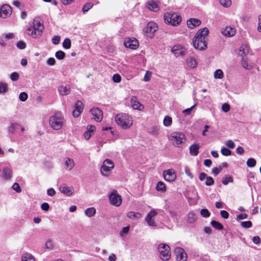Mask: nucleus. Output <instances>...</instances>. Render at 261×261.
I'll return each instance as SVG.
<instances>
[{
	"mask_svg": "<svg viewBox=\"0 0 261 261\" xmlns=\"http://www.w3.org/2000/svg\"><path fill=\"white\" fill-rule=\"evenodd\" d=\"M172 53L176 57L179 56H184L185 55V51L180 46L174 45L172 49Z\"/></svg>",
	"mask_w": 261,
	"mask_h": 261,
	"instance_id": "20",
	"label": "nucleus"
},
{
	"mask_svg": "<svg viewBox=\"0 0 261 261\" xmlns=\"http://www.w3.org/2000/svg\"><path fill=\"white\" fill-rule=\"evenodd\" d=\"M249 53V47L245 44H242L239 50V55L242 57L246 56Z\"/></svg>",
	"mask_w": 261,
	"mask_h": 261,
	"instance_id": "24",
	"label": "nucleus"
},
{
	"mask_svg": "<svg viewBox=\"0 0 261 261\" xmlns=\"http://www.w3.org/2000/svg\"><path fill=\"white\" fill-rule=\"evenodd\" d=\"M113 168L114 163L109 159H106L100 168L101 173L104 176H108Z\"/></svg>",
	"mask_w": 261,
	"mask_h": 261,
	"instance_id": "9",
	"label": "nucleus"
},
{
	"mask_svg": "<svg viewBox=\"0 0 261 261\" xmlns=\"http://www.w3.org/2000/svg\"><path fill=\"white\" fill-rule=\"evenodd\" d=\"M117 124L123 129H127L133 125L132 118L127 114H119L115 116Z\"/></svg>",
	"mask_w": 261,
	"mask_h": 261,
	"instance_id": "4",
	"label": "nucleus"
},
{
	"mask_svg": "<svg viewBox=\"0 0 261 261\" xmlns=\"http://www.w3.org/2000/svg\"><path fill=\"white\" fill-rule=\"evenodd\" d=\"M200 214L204 218H207L210 216V213L207 209L203 208L200 211Z\"/></svg>",
	"mask_w": 261,
	"mask_h": 261,
	"instance_id": "52",
	"label": "nucleus"
},
{
	"mask_svg": "<svg viewBox=\"0 0 261 261\" xmlns=\"http://www.w3.org/2000/svg\"><path fill=\"white\" fill-rule=\"evenodd\" d=\"M152 73L150 71H146L144 76V81L145 82H148L150 80L151 76Z\"/></svg>",
	"mask_w": 261,
	"mask_h": 261,
	"instance_id": "61",
	"label": "nucleus"
},
{
	"mask_svg": "<svg viewBox=\"0 0 261 261\" xmlns=\"http://www.w3.org/2000/svg\"><path fill=\"white\" fill-rule=\"evenodd\" d=\"M186 63L187 65L192 68H195L197 65V62L196 59L192 57H190L187 59Z\"/></svg>",
	"mask_w": 261,
	"mask_h": 261,
	"instance_id": "28",
	"label": "nucleus"
},
{
	"mask_svg": "<svg viewBox=\"0 0 261 261\" xmlns=\"http://www.w3.org/2000/svg\"><path fill=\"white\" fill-rule=\"evenodd\" d=\"M156 189L157 191H161L162 192H165L166 188L164 182L161 181H158L156 185Z\"/></svg>",
	"mask_w": 261,
	"mask_h": 261,
	"instance_id": "35",
	"label": "nucleus"
},
{
	"mask_svg": "<svg viewBox=\"0 0 261 261\" xmlns=\"http://www.w3.org/2000/svg\"><path fill=\"white\" fill-rule=\"evenodd\" d=\"M241 63L243 67L245 69L250 70L253 68V65L248 63L247 58L243 57Z\"/></svg>",
	"mask_w": 261,
	"mask_h": 261,
	"instance_id": "30",
	"label": "nucleus"
},
{
	"mask_svg": "<svg viewBox=\"0 0 261 261\" xmlns=\"http://www.w3.org/2000/svg\"><path fill=\"white\" fill-rule=\"evenodd\" d=\"M17 48L20 49H24L26 47L25 43L22 41H19L16 44Z\"/></svg>",
	"mask_w": 261,
	"mask_h": 261,
	"instance_id": "55",
	"label": "nucleus"
},
{
	"mask_svg": "<svg viewBox=\"0 0 261 261\" xmlns=\"http://www.w3.org/2000/svg\"><path fill=\"white\" fill-rule=\"evenodd\" d=\"M60 37L59 36H54L52 38V43L55 45H57L60 43Z\"/></svg>",
	"mask_w": 261,
	"mask_h": 261,
	"instance_id": "58",
	"label": "nucleus"
},
{
	"mask_svg": "<svg viewBox=\"0 0 261 261\" xmlns=\"http://www.w3.org/2000/svg\"><path fill=\"white\" fill-rule=\"evenodd\" d=\"M128 218L132 220L139 219L142 217V215L138 212H129L127 214Z\"/></svg>",
	"mask_w": 261,
	"mask_h": 261,
	"instance_id": "29",
	"label": "nucleus"
},
{
	"mask_svg": "<svg viewBox=\"0 0 261 261\" xmlns=\"http://www.w3.org/2000/svg\"><path fill=\"white\" fill-rule=\"evenodd\" d=\"M45 247L47 249H53L54 247L53 242L50 240H48L46 243Z\"/></svg>",
	"mask_w": 261,
	"mask_h": 261,
	"instance_id": "54",
	"label": "nucleus"
},
{
	"mask_svg": "<svg viewBox=\"0 0 261 261\" xmlns=\"http://www.w3.org/2000/svg\"><path fill=\"white\" fill-rule=\"evenodd\" d=\"M60 192L67 196H71L74 193V188L73 187H68L66 184H63L59 187Z\"/></svg>",
	"mask_w": 261,
	"mask_h": 261,
	"instance_id": "16",
	"label": "nucleus"
},
{
	"mask_svg": "<svg viewBox=\"0 0 261 261\" xmlns=\"http://www.w3.org/2000/svg\"><path fill=\"white\" fill-rule=\"evenodd\" d=\"M220 4L224 7L228 8L231 5V0H219Z\"/></svg>",
	"mask_w": 261,
	"mask_h": 261,
	"instance_id": "40",
	"label": "nucleus"
},
{
	"mask_svg": "<svg viewBox=\"0 0 261 261\" xmlns=\"http://www.w3.org/2000/svg\"><path fill=\"white\" fill-rule=\"evenodd\" d=\"M197 219V215L193 211L190 212L188 214L187 222L189 223H193Z\"/></svg>",
	"mask_w": 261,
	"mask_h": 261,
	"instance_id": "27",
	"label": "nucleus"
},
{
	"mask_svg": "<svg viewBox=\"0 0 261 261\" xmlns=\"http://www.w3.org/2000/svg\"><path fill=\"white\" fill-rule=\"evenodd\" d=\"M164 18L166 23L173 26L179 24L181 21V16L177 13L167 12L165 13Z\"/></svg>",
	"mask_w": 261,
	"mask_h": 261,
	"instance_id": "5",
	"label": "nucleus"
},
{
	"mask_svg": "<svg viewBox=\"0 0 261 261\" xmlns=\"http://www.w3.org/2000/svg\"><path fill=\"white\" fill-rule=\"evenodd\" d=\"M10 79L13 81H16L19 79V75L16 72H12L10 75Z\"/></svg>",
	"mask_w": 261,
	"mask_h": 261,
	"instance_id": "57",
	"label": "nucleus"
},
{
	"mask_svg": "<svg viewBox=\"0 0 261 261\" xmlns=\"http://www.w3.org/2000/svg\"><path fill=\"white\" fill-rule=\"evenodd\" d=\"M93 6V5L91 3H87L85 4L82 8V11L85 14V13L87 12L90 9H91Z\"/></svg>",
	"mask_w": 261,
	"mask_h": 261,
	"instance_id": "37",
	"label": "nucleus"
},
{
	"mask_svg": "<svg viewBox=\"0 0 261 261\" xmlns=\"http://www.w3.org/2000/svg\"><path fill=\"white\" fill-rule=\"evenodd\" d=\"M92 115L94 117V119L97 122H100L103 118V112L102 110L98 108H93L90 110Z\"/></svg>",
	"mask_w": 261,
	"mask_h": 261,
	"instance_id": "15",
	"label": "nucleus"
},
{
	"mask_svg": "<svg viewBox=\"0 0 261 261\" xmlns=\"http://www.w3.org/2000/svg\"><path fill=\"white\" fill-rule=\"evenodd\" d=\"M212 226L217 230H222L223 229V225L215 220H212L211 222Z\"/></svg>",
	"mask_w": 261,
	"mask_h": 261,
	"instance_id": "34",
	"label": "nucleus"
},
{
	"mask_svg": "<svg viewBox=\"0 0 261 261\" xmlns=\"http://www.w3.org/2000/svg\"><path fill=\"white\" fill-rule=\"evenodd\" d=\"M187 24L189 28L193 29L199 26L201 24V21L196 18H190L187 20Z\"/></svg>",
	"mask_w": 261,
	"mask_h": 261,
	"instance_id": "22",
	"label": "nucleus"
},
{
	"mask_svg": "<svg viewBox=\"0 0 261 261\" xmlns=\"http://www.w3.org/2000/svg\"><path fill=\"white\" fill-rule=\"evenodd\" d=\"M208 33L209 31L206 28L200 29L197 32L193 40V45L196 49L203 50L207 48L205 38Z\"/></svg>",
	"mask_w": 261,
	"mask_h": 261,
	"instance_id": "1",
	"label": "nucleus"
},
{
	"mask_svg": "<svg viewBox=\"0 0 261 261\" xmlns=\"http://www.w3.org/2000/svg\"><path fill=\"white\" fill-rule=\"evenodd\" d=\"M157 215V212L155 210H151L146 216L145 219H152Z\"/></svg>",
	"mask_w": 261,
	"mask_h": 261,
	"instance_id": "46",
	"label": "nucleus"
},
{
	"mask_svg": "<svg viewBox=\"0 0 261 261\" xmlns=\"http://www.w3.org/2000/svg\"><path fill=\"white\" fill-rule=\"evenodd\" d=\"M225 144L228 147L231 149H233L235 147V144L234 142L231 140L227 141L225 143Z\"/></svg>",
	"mask_w": 261,
	"mask_h": 261,
	"instance_id": "59",
	"label": "nucleus"
},
{
	"mask_svg": "<svg viewBox=\"0 0 261 261\" xmlns=\"http://www.w3.org/2000/svg\"><path fill=\"white\" fill-rule=\"evenodd\" d=\"M130 103L134 109L142 110L144 109L143 105L139 102L136 96H133L132 97Z\"/></svg>",
	"mask_w": 261,
	"mask_h": 261,
	"instance_id": "18",
	"label": "nucleus"
},
{
	"mask_svg": "<svg viewBox=\"0 0 261 261\" xmlns=\"http://www.w3.org/2000/svg\"><path fill=\"white\" fill-rule=\"evenodd\" d=\"M21 261H35V260L31 254L26 252L21 255Z\"/></svg>",
	"mask_w": 261,
	"mask_h": 261,
	"instance_id": "31",
	"label": "nucleus"
},
{
	"mask_svg": "<svg viewBox=\"0 0 261 261\" xmlns=\"http://www.w3.org/2000/svg\"><path fill=\"white\" fill-rule=\"evenodd\" d=\"M214 184V180L211 176H207L206 179L205 185L207 186H211Z\"/></svg>",
	"mask_w": 261,
	"mask_h": 261,
	"instance_id": "51",
	"label": "nucleus"
},
{
	"mask_svg": "<svg viewBox=\"0 0 261 261\" xmlns=\"http://www.w3.org/2000/svg\"><path fill=\"white\" fill-rule=\"evenodd\" d=\"M214 77L215 79H221L223 77V73L221 69H217L214 73Z\"/></svg>",
	"mask_w": 261,
	"mask_h": 261,
	"instance_id": "39",
	"label": "nucleus"
},
{
	"mask_svg": "<svg viewBox=\"0 0 261 261\" xmlns=\"http://www.w3.org/2000/svg\"><path fill=\"white\" fill-rule=\"evenodd\" d=\"M112 80L115 83H120L121 80V77L119 74H115L113 75Z\"/></svg>",
	"mask_w": 261,
	"mask_h": 261,
	"instance_id": "53",
	"label": "nucleus"
},
{
	"mask_svg": "<svg viewBox=\"0 0 261 261\" xmlns=\"http://www.w3.org/2000/svg\"><path fill=\"white\" fill-rule=\"evenodd\" d=\"M43 29L44 27L40 18L35 17L33 19L32 25L28 27L27 33L33 38H38L42 35Z\"/></svg>",
	"mask_w": 261,
	"mask_h": 261,
	"instance_id": "2",
	"label": "nucleus"
},
{
	"mask_svg": "<svg viewBox=\"0 0 261 261\" xmlns=\"http://www.w3.org/2000/svg\"><path fill=\"white\" fill-rule=\"evenodd\" d=\"M147 7L148 9L154 12H156L159 10L158 5L154 2H150L147 3Z\"/></svg>",
	"mask_w": 261,
	"mask_h": 261,
	"instance_id": "33",
	"label": "nucleus"
},
{
	"mask_svg": "<svg viewBox=\"0 0 261 261\" xmlns=\"http://www.w3.org/2000/svg\"><path fill=\"white\" fill-rule=\"evenodd\" d=\"M95 214L96 210L93 207L88 208L85 211V214L88 217H92L95 216Z\"/></svg>",
	"mask_w": 261,
	"mask_h": 261,
	"instance_id": "32",
	"label": "nucleus"
},
{
	"mask_svg": "<svg viewBox=\"0 0 261 261\" xmlns=\"http://www.w3.org/2000/svg\"><path fill=\"white\" fill-rule=\"evenodd\" d=\"M12 13V8L8 5H3L0 9V17L6 18Z\"/></svg>",
	"mask_w": 261,
	"mask_h": 261,
	"instance_id": "13",
	"label": "nucleus"
},
{
	"mask_svg": "<svg viewBox=\"0 0 261 261\" xmlns=\"http://www.w3.org/2000/svg\"><path fill=\"white\" fill-rule=\"evenodd\" d=\"M28 95L26 92H21L19 96V99L21 101H25L28 99Z\"/></svg>",
	"mask_w": 261,
	"mask_h": 261,
	"instance_id": "50",
	"label": "nucleus"
},
{
	"mask_svg": "<svg viewBox=\"0 0 261 261\" xmlns=\"http://www.w3.org/2000/svg\"><path fill=\"white\" fill-rule=\"evenodd\" d=\"M196 103H195L193 106H192L191 107L189 108H188V109H186L182 111V113L185 115H189L191 114V111H192V110L193 109V108L196 106Z\"/></svg>",
	"mask_w": 261,
	"mask_h": 261,
	"instance_id": "49",
	"label": "nucleus"
},
{
	"mask_svg": "<svg viewBox=\"0 0 261 261\" xmlns=\"http://www.w3.org/2000/svg\"><path fill=\"white\" fill-rule=\"evenodd\" d=\"M12 189L17 193H20L21 191V189L18 183L15 182L12 187Z\"/></svg>",
	"mask_w": 261,
	"mask_h": 261,
	"instance_id": "56",
	"label": "nucleus"
},
{
	"mask_svg": "<svg viewBox=\"0 0 261 261\" xmlns=\"http://www.w3.org/2000/svg\"><path fill=\"white\" fill-rule=\"evenodd\" d=\"M3 177L6 180H10L12 177V171L7 167H5L2 171Z\"/></svg>",
	"mask_w": 261,
	"mask_h": 261,
	"instance_id": "25",
	"label": "nucleus"
},
{
	"mask_svg": "<svg viewBox=\"0 0 261 261\" xmlns=\"http://www.w3.org/2000/svg\"><path fill=\"white\" fill-rule=\"evenodd\" d=\"M145 221L149 226L155 227L156 226V223L152 219H145Z\"/></svg>",
	"mask_w": 261,
	"mask_h": 261,
	"instance_id": "63",
	"label": "nucleus"
},
{
	"mask_svg": "<svg viewBox=\"0 0 261 261\" xmlns=\"http://www.w3.org/2000/svg\"><path fill=\"white\" fill-rule=\"evenodd\" d=\"M158 250L160 253V257L163 260H168L171 255L170 248L167 244L162 243L159 245Z\"/></svg>",
	"mask_w": 261,
	"mask_h": 261,
	"instance_id": "6",
	"label": "nucleus"
},
{
	"mask_svg": "<svg viewBox=\"0 0 261 261\" xmlns=\"http://www.w3.org/2000/svg\"><path fill=\"white\" fill-rule=\"evenodd\" d=\"M159 129L158 126H153L151 128L150 133L154 136H156L159 134Z\"/></svg>",
	"mask_w": 261,
	"mask_h": 261,
	"instance_id": "60",
	"label": "nucleus"
},
{
	"mask_svg": "<svg viewBox=\"0 0 261 261\" xmlns=\"http://www.w3.org/2000/svg\"><path fill=\"white\" fill-rule=\"evenodd\" d=\"M84 106L81 101H77L74 105L72 115L74 117H78L83 110Z\"/></svg>",
	"mask_w": 261,
	"mask_h": 261,
	"instance_id": "14",
	"label": "nucleus"
},
{
	"mask_svg": "<svg viewBox=\"0 0 261 261\" xmlns=\"http://www.w3.org/2000/svg\"><path fill=\"white\" fill-rule=\"evenodd\" d=\"M222 182L223 185H227L229 182H232L233 179L231 176L229 175L225 176L222 178Z\"/></svg>",
	"mask_w": 261,
	"mask_h": 261,
	"instance_id": "38",
	"label": "nucleus"
},
{
	"mask_svg": "<svg viewBox=\"0 0 261 261\" xmlns=\"http://www.w3.org/2000/svg\"><path fill=\"white\" fill-rule=\"evenodd\" d=\"M241 225L243 228H248L252 226V222L250 221L241 222Z\"/></svg>",
	"mask_w": 261,
	"mask_h": 261,
	"instance_id": "47",
	"label": "nucleus"
},
{
	"mask_svg": "<svg viewBox=\"0 0 261 261\" xmlns=\"http://www.w3.org/2000/svg\"><path fill=\"white\" fill-rule=\"evenodd\" d=\"M58 91L61 95H66L69 93L70 88L69 85L61 86L58 88Z\"/></svg>",
	"mask_w": 261,
	"mask_h": 261,
	"instance_id": "26",
	"label": "nucleus"
},
{
	"mask_svg": "<svg viewBox=\"0 0 261 261\" xmlns=\"http://www.w3.org/2000/svg\"><path fill=\"white\" fill-rule=\"evenodd\" d=\"M7 90V85L5 83L0 82V93H5Z\"/></svg>",
	"mask_w": 261,
	"mask_h": 261,
	"instance_id": "45",
	"label": "nucleus"
},
{
	"mask_svg": "<svg viewBox=\"0 0 261 261\" xmlns=\"http://www.w3.org/2000/svg\"><path fill=\"white\" fill-rule=\"evenodd\" d=\"M55 56L59 60H63L65 58V54L63 51L59 50L56 53Z\"/></svg>",
	"mask_w": 261,
	"mask_h": 261,
	"instance_id": "43",
	"label": "nucleus"
},
{
	"mask_svg": "<svg viewBox=\"0 0 261 261\" xmlns=\"http://www.w3.org/2000/svg\"><path fill=\"white\" fill-rule=\"evenodd\" d=\"M129 226H126V227H123L122 229V230L120 232V235L122 237L123 236V234H127L129 232Z\"/></svg>",
	"mask_w": 261,
	"mask_h": 261,
	"instance_id": "62",
	"label": "nucleus"
},
{
	"mask_svg": "<svg viewBox=\"0 0 261 261\" xmlns=\"http://www.w3.org/2000/svg\"><path fill=\"white\" fill-rule=\"evenodd\" d=\"M236 32V29L230 26L226 27L224 30L221 31L222 34L224 36L228 37L233 36L235 35Z\"/></svg>",
	"mask_w": 261,
	"mask_h": 261,
	"instance_id": "19",
	"label": "nucleus"
},
{
	"mask_svg": "<svg viewBox=\"0 0 261 261\" xmlns=\"http://www.w3.org/2000/svg\"><path fill=\"white\" fill-rule=\"evenodd\" d=\"M18 126H19V124L18 123H12L9 126L8 130L10 133L14 134L15 133V130L17 128Z\"/></svg>",
	"mask_w": 261,
	"mask_h": 261,
	"instance_id": "36",
	"label": "nucleus"
},
{
	"mask_svg": "<svg viewBox=\"0 0 261 261\" xmlns=\"http://www.w3.org/2000/svg\"><path fill=\"white\" fill-rule=\"evenodd\" d=\"M221 152V153L225 156H228L231 154V151L226 147L222 148Z\"/></svg>",
	"mask_w": 261,
	"mask_h": 261,
	"instance_id": "48",
	"label": "nucleus"
},
{
	"mask_svg": "<svg viewBox=\"0 0 261 261\" xmlns=\"http://www.w3.org/2000/svg\"><path fill=\"white\" fill-rule=\"evenodd\" d=\"M170 137L173 145L176 147H179L186 141L185 135L181 132H173L171 134Z\"/></svg>",
	"mask_w": 261,
	"mask_h": 261,
	"instance_id": "7",
	"label": "nucleus"
},
{
	"mask_svg": "<svg viewBox=\"0 0 261 261\" xmlns=\"http://www.w3.org/2000/svg\"><path fill=\"white\" fill-rule=\"evenodd\" d=\"M220 215L222 218L224 219H227L229 217L228 213L225 210H222L220 211Z\"/></svg>",
	"mask_w": 261,
	"mask_h": 261,
	"instance_id": "64",
	"label": "nucleus"
},
{
	"mask_svg": "<svg viewBox=\"0 0 261 261\" xmlns=\"http://www.w3.org/2000/svg\"><path fill=\"white\" fill-rule=\"evenodd\" d=\"M256 161L254 159L249 158L248 159L246 164L248 167H253L256 165Z\"/></svg>",
	"mask_w": 261,
	"mask_h": 261,
	"instance_id": "42",
	"label": "nucleus"
},
{
	"mask_svg": "<svg viewBox=\"0 0 261 261\" xmlns=\"http://www.w3.org/2000/svg\"><path fill=\"white\" fill-rule=\"evenodd\" d=\"M65 168L68 171H70L74 166V162L73 159L69 158H65L64 159Z\"/></svg>",
	"mask_w": 261,
	"mask_h": 261,
	"instance_id": "21",
	"label": "nucleus"
},
{
	"mask_svg": "<svg viewBox=\"0 0 261 261\" xmlns=\"http://www.w3.org/2000/svg\"><path fill=\"white\" fill-rule=\"evenodd\" d=\"M164 125L166 126H169L172 124V118L169 116H165L163 120Z\"/></svg>",
	"mask_w": 261,
	"mask_h": 261,
	"instance_id": "41",
	"label": "nucleus"
},
{
	"mask_svg": "<svg viewBox=\"0 0 261 261\" xmlns=\"http://www.w3.org/2000/svg\"><path fill=\"white\" fill-rule=\"evenodd\" d=\"M66 120L60 112H56L51 116L49 119L50 127L54 130H60L64 125Z\"/></svg>",
	"mask_w": 261,
	"mask_h": 261,
	"instance_id": "3",
	"label": "nucleus"
},
{
	"mask_svg": "<svg viewBox=\"0 0 261 261\" xmlns=\"http://www.w3.org/2000/svg\"><path fill=\"white\" fill-rule=\"evenodd\" d=\"M199 144L194 143L192 144L189 147L190 153L192 155L197 156L199 153Z\"/></svg>",
	"mask_w": 261,
	"mask_h": 261,
	"instance_id": "23",
	"label": "nucleus"
},
{
	"mask_svg": "<svg viewBox=\"0 0 261 261\" xmlns=\"http://www.w3.org/2000/svg\"><path fill=\"white\" fill-rule=\"evenodd\" d=\"M174 253L176 255L177 261H186L187 255L183 248L181 247L175 248Z\"/></svg>",
	"mask_w": 261,
	"mask_h": 261,
	"instance_id": "12",
	"label": "nucleus"
},
{
	"mask_svg": "<svg viewBox=\"0 0 261 261\" xmlns=\"http://www.w3.org/2000/svg\"><path fill=\"white\" fill-rule=\"evenodd\" d=\"M124 46L127 48L131 49H136L139 46L138 41L135 38L130 39L128 38L124 43Z\"/></svg>",
	"mask_w": 261,
	"mask_h": 261,
	"instance_id": "17",
	"label": "nucleus"
},
{
	"mask_svg": "<svg viewBox=\"0 0 261 261\" xmlns=\"http://www.w3.org/2000/svg\"><path fill=\"white\" fill-rule=\"evenodd\" d=\"M63 46L66 49H69L71 47V41L69 39L66 38L63 42Z\"/></svg>",
	"mask_w": 261,
	"mask_h": 261,
	"instance_id": "44",
	"label": "nucleus"
},
{
	"mask_svg": "<svg viewBox=\"0 0 261 261\" xmlns=\"http://www.w3.org/2000/svg\"><path fill=\"white\" fill-rule=\"evenodd\" d=\"M157 30V24L155 22H149L147 23V26L144 29L143 32L146 36L149 38H152L154 36V34Z\"/></svg>",
	"mask_w": 261,
	"mask_h": 261,
	"instance_id": "8",
	"label": "nucleus"
},
{
	"mask_svg": "<svg viewBox=\"0 0 261 261\" xmlns=\"http://www.w3.org/2000/svg\"><path fill=\"white\" fill-rule=\"evenodd\" d=\"M163 176L164 179L169 182H172L176 178V174L173 169L164 171Z\"/></svg>",
	"mask_w": 261,
	"mask_h": 261,
	"instance_id": "11",
	"label": "nucleus"
},
{
	"mask_svg": "<svg viewBox=\"0 0 261 261\" xmlns=\"http://www.w3.org/2000/svg\"><path fill=\"white\" fill-rule=\"evenodd\" d=\"M109 200L112 205L116 206H119L122 203L121 197L116 190H113L109 195Z\"/></svg>",
	"mask_w": 261,
	"mask_h": 261,
	"instance_id": "10",
	"label": "nucleus"
}]
</instances>
